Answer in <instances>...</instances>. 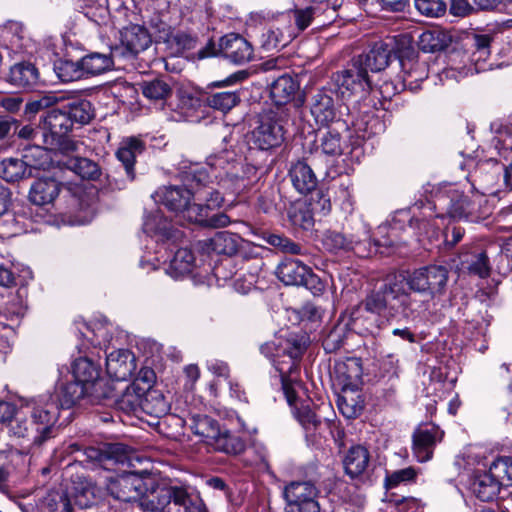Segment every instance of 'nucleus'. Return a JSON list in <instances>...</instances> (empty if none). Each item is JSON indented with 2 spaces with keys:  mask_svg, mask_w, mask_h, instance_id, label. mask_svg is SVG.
Here are the masks:
<instances>
[{
  "mask_svg": "<svg viewBox=\"0 0 512 512\" xmlns=\"http://www.w3.org/2000/svg\"><path fill=\"white\" fill-rule=\"evenodd\" d=\"M448 275V269L441 265H429L408 274L389 275L364 300L346 311V325L354 330L372 332L375 315L409 319L424 306L411 292L427 293L432 297L443 294Z\"/></svg>",
  "mask_w": 512,
  "mask_h": 512,
  "instance_id": "1",
  "label": "nucleus"
},
{
  "mask_svg": "<svg viewBox=\"0 0 512 512\" xmlns=\"http://www.w3.org/2000/svg\"><path fill=\"white\" fill-rule=\"evenodd\" d=\"M59 409L48 398H33L22 404L9 425L10 436L20 439L24 453L42 447L57 434Z\"/></svg>",
  "mask_w": 512,
  "mask_h": 512,
  "instance_id": "2",
  "label": "nucleus"
},
{
  "mask_svg": "<svg viewBox=\"0 0 512 512\" xmlns=\"http://www.w3.org/2000/svg\"><path fill=\"white\" fill-rule=\"evenodd\" d=\"M43 143L50 150L69 154L77 150L78 143L71 139V119L62 104L43 113L39 120Z\"/></svg>",
  "mask_w": 512,
  "mask_h": 512,
  "instance_id": "3",
  "label": "nucleus"
},
{
  "mask_svg": "<svg viewBox=\"0 0 512 512\" xmlns=\"http://www.w3.org/2000/svg\"><path fill=\"white\" fill-rule=\"evenodd\" d=\"M331 79L336 92L343 98L373 91V80L353 59L346 69L334 73Z\"/></svg>",
  "mask_w": 512,
  "mask_h": 512,
  "instance_id": "4",
  "label": "nucleus"
},
{
  "mask_svg": "<svg viewBox=\"0 0 512 512\" xmlns=\"http://www.w3.org/2000/svg\"><path fill=\"white\" fill-rule=\"evenodd\" d=\"M187 500L188 493L186 489L167 484H157L152 486L150 490L141 497L137 510L130 509L124 512H162L171 502L177 505L185 504Z\"/></svg>",
  "mask_w": 512,
  "mask_h": 512,
  "instance_id": "5",
  "label": "nucleus"
},
{
  "mask_svg": "<svg viewBox=\"0 0 512 512\" xmlns=\"http://www.w3.org/2000/svg\"><path fill=\"white\" fill-rule=\"evenodd\" d=\"M72 452H80L83 459L95 467L111 470L114 465L124 463L128 460V448L121 443H108L101 447H85L81 449L79 444L70 446Z\"/></svg>",
  "mask_w": 512,
  "mask_h": 512,
  "instance_id": "6",
  "label": "nucleus"
},
{
  "mask_svg": "<svg viewBox=\"0 0 512 512\" xmlns=\"http://www.w3.org/2000/svg\"><path fill=\"white\" fill-rule=\"evenodd\" d=\"M276 275L287 286H304L314 294L323 290L320 278L312 272L311 268L295 259H286L281 262L276 269Z\"/></svg>",
  "mask_w": 512,
  "mask_h": 512,
  "instance_id": "7",
  "label": "nucleus"
},
{
  "mask_svg": "<svg viewBox=\"0 0 512 512\" xmlns=\"http://www.w3.org/2000/svg\"><path fill=\"white\" fill-rule=\"evenodd\" d=\"M210 195L205 205L191 204V202L180 212L182 217L191 223H197L202 226L219 228L224 224V212L219 211L211 214L215 208H219L224 201V197L217 190L211 189L206 193Z\"/></svg>",
  "mask_w": 512,
  "mask_h": 512,
  "instance_id": "8",
  "label": "nucleus"
},
{
  "mask_svg": "<svg viewBox=\"0 0 512 512\" xmlns=\"http://www.w3.org/2000/svg\"><path fill=\"white\" fill-rule=\"evenodd\" d=\"M318 489L311 481L292 482L285 487L286 512H320Z\"/></svg>",
  "mask_w": 512,
  "mask_h": 512,
  "instance_id": "9",
  "label": "nucleus"
},
{
  "mask_svg": "<svg viewBox=\"0 0 512 512\" xmlns=\"http://www.w3.org/2000/svg\"><path fill=\"white\" fill-rule=\"evenodd\" d=\"M121 44L112 47L113 55L120 59H133L145 51L152 39L149 31L142 25L132 24L121 30Z\"/></svg>",
  "mask_w": 512,
  "mask_h": 512,
  "instance_id": "10",
  "label": "nucleus"
},
{
  "mask_svg": "<svg viewBox=\"0 0 512 512\" xmlns=\"http://www.w3.org/2000/svg\"><path fill=\"white\" fill-rule=\"evenodd\" d=\"M304 348L299 343H295L293 347L287 350V354L282 358L274 361V366L280 374L283 392L289 405H293L297 394L293 388V383L296 381V376L299 365L298 360L302 356Z\"/></svg>",
  "mask_w": 512,
  "mask_h": 512,
  "instance_id": "11",
  "label": "nucleus"
},
{
  "mask_svg": "<svg viewBox=\"0 0 512 512\" xmlns=\"http://www.w3.org/2000/svg\"><path fill=\"white\" fill-rule=\"evenodd\" d=\"M33 152L43 154L40 146L24 149L22 159L7 158L0 162V177L9 183H15L33 176V170L40 168L41 163L32 162Z\"/></svg>",
  "mask_w": 512,
  "mask_h": 512,
  "instance_id": "12",
  "label": "nucleus"
},
{
  "mask_svg": "<svg viewBox=\"0 0 512 512\" xmlns=\"http://www.w3.org/2000/svg\"><path fill=\"white\" fill-rule=\"evenodd\" d=\"M107 492L115 499L130 502L143 492V480L133 472H125L105 479Z\"/></svg>",
  "mask_w": 512,
  "mask_h": 512,
  "instance_id": "13",
  "label": "nucleus"
},
{
  "mask_svg": "<svg viewBox=\"0 0 512 512\" xmlns=\"http://www.w3.org/2000/svg\"><path fill=\"white\" fill-rule=\"evenodd\" d=\"M383 42L392 48V57L400 59L401 66L405 71V76L403 77L404 84L407 81L411 84L413 81L424 79L423 73H417V68L420 66L418 62L403 60L404 57H409L413 53L412 37L409 34L388 37Z\"/></svg>",
  "mask_w": 512,
  "mask_h": 512,
  "instance_id": "14",
  "label": "nucleus"
},
{
  "mask_svg": "<svg viewBox=\"0 0 512 512\" xmlns=\"http://www.w3.org/2000/svg\"><path fill=\"white\" fill-rule=\"evenodd\" d=\"M442 432L435 426H420L412 436L413 453L419 462H427L432 456L438 441H441Z\"/></svg>",
  "mask_w": 512,
  "mask_h": 512,
  "instance_id": "15",
  "label": "nucleus"
},
{
  "mask_svg": "<svg viewBox=\"0 0 512 512\" xmlns=\"http://www.w3.org/2000/svg\"><path fill=\"white\" fill-rule=\"evenodd\" d=\"M392 48L383 41L376 42L371 49L364 54L354 57L358 67L365 73H377L384 70L392 59Z\"/></svg>",
  "mask_w": 512,
  "mask_h": 512,
  "instance_id": "16",
  "label": "nucleus"
},
{
  "mask_svg": "<svg viewBox=\"0 0 512 512\" xmlns=\"http://www.w3.org/2000/svg\"><path fill=\"white\" fill-rule=\"evenodd\" d=\"M255 143L262 150L279 146L284 140L282 125L270 116L261 117L259 126L253 131Z\"/></svg>",
  "mask_w": 512,
  "mask_h": 512,
  "instance_id": "17",
  "label": "nucleus"
},
{
  "mask_svg": "<svg viewBox=\"0 0 512 512\" xmlns=\"http://www.w3.org/2000/svg\"><path fill=\"white\" fill-rule=\"evenodd\" d=\"M135 369V358L127 349H119L106 356V371L116 381H127Z\"/></svg>",
  "mask_w": 512,
  "mask_h": 512,
  "instance_id": "18",
  "label": "nucleus"
},
{
  "mask_svg": "<svg viewBox=\"0 0 512 512\" xmlns=\"http://www.w3.org/2000/svg\"><path fill=\"white\" fill-rule=\"evenodd\" d=\"M156 203L164 205L170 211L180 213L191 201L193 192L183 186H164L152 195Z\"/></svg>",
  "mask_w": 512,
  "mask_h": 512,
  "instance_id": "19",
  "label": "nucleus"
},
{
  "mask_svg": "<svg viewBox=\"0 0 512 512\" xmlns=\"http://www.w3.org/2000/svg\"><path fill=\"white\" fill-rule=\"evenodd\" d=\"M242 172V175L233 174L226 178V190L234 196L229 206L245 201L248 190L257 178V169L252 165L243 166Z\"/></svg>",
  "mask_w": 512,
  "mask_h": 512,
  "instance_id": "20",
  "label": "nucleus"
},
{
  "mask_svg": "<svg viewBox=\"0 0 512 512\" xmlns=\"http://www.w3.org/2000/svg\"><path fill=\"white\" fill-rule=\"evenodd\" d=\"M6 80L15 87L30 90L40 82V74L33 63L22 61L11 66Z\"/></svg>",
  "mask_w": 512,
  "mask_h": 512,
  "instance_id": "21",
  "label": "nucleus"
},
{
  "mask_svg": "<svg viewBox=\"0 0 512 512\" xmlns=\"http://www.w3.org/2000/svg\"><path fill=\"white\" fill-rule=\"evenodd\" d=\"M145 150V143L136 138L130 137L123 140L116 152L117 159L121 162L126 176L130 181H133L135 175V162L136 157L141 155Z\"/></svg>",
  "mask_w": 512,
  "mask_h": 512,
  "instance_id": "22",
  "label": "nucleus"
},
{
  "mask_svg": "<svg viewBox=\"0 0 512 512\" xmlns=\"http://www.w3.org/2000/svg\"><path fill=\"white\" fill-rule=\"evenodd\" d=\"M62 184L54 178H39L29 190V200L37 206L52 203L59 195Z\"/></svg>",
  "mask_w": 512,
  "mask_h": 512,
  "instance_id": "23",
  "label": "nucleus"
},
{
  "mask_svg": "<svg viewBox=\"0 0 512 512\" xmlns=\"http://www.w3.org/2000/svg\"><path fill=\"white\" fill-rule=\"evenodd\" d=\"M299 82L288 73L278 76L270 85V97L278 105H285L295 99Z\"/></svg>",
  "mask_w": 512,
  "mask_h": 512,
  "instance_id": "24",
  "label": "nucleus"
},
{
  "mask_svg": "<svg viewBox=\"0 0 512 512\" xmlns=\"http://www.w3.org/2000/svg\"><path fill=\"white\" fill-rule=\"evenodd\" d=\"M260 249V247L251 246L236 234L226 232V256H229V265L257 259Z\"/></svg>",
  "mask_w": 512,
  "mask_h": 512,
  "instance_id": "25",
  "label": "nucleus"
},
{
  "mask_svg": "<svg viewBox=\"0 0 512 512\" xmlns=\"http://www.w3.org/2000/svg\"><path fill=\"white\" fill-rule=\"evenodd\" d=\"M289 176L293 186L301 194L312 192L317 186L316 175L305 161L294 163L289 170Z\"/></svg>",
  "mask_w": 512,
  "mask_h": 512,
  "instance_id": "26",
  "label": "nucleus"
},
{
  "mask_svg": "<svg viewBox=\"0 0 512 512\" xmlns=\"http://www.w3.org/2000/svg\"><path fill=\"white\" fill-rule=\"evenodd\" d=\"M369 451L361 446H352L343 459L344 469L351 478H357L364 474L369 466Z\"/></svg>",
  "mask_w": 512,
  "mask_h": 512,
  "instance_id": "27",
  "label": "nucleus"
},
{
  "mask_svg": "<svg viewBox=\"0 0 512 512\" xmlns=\"http://www.w3.org/2000/svg\"><path fill=\"white\" fill-rule=\"evenodd\" d=\"M88 387L89 386H85V384H81L75 379L66 383H61L57 389V399L59 404H55L58 408H72L82 399L87 398Z\"/></svg>",
  "mask_w": 512,
  "mask_h": 512,
  "instance_id": "28",
  "label": "nucleus"
},
{
  "mask_svg": "<svg viewBox=\"0 0 512 512\" xmlns=\"http://www.w3.org/2000/svg\"><path fill=\"white\" fill-rule=\"evenodd\" d=\"M253 48L240 34H226V58L235 64H242L251 60Z\"/></svg>",
  "mask_w": 512,
  "mask_h": 512,
  "instance_id": "29",
  "label": "nucleus"
},
{
  "mask_svg": "<svg viewBox=\"0 0 512 512\" xmlns=\"http://www.w3.org/2000/svg\"><path fill=\"white\" fill-rule=\"evenodd\" d=\"M311 113L321 125H327L335 118L334 101L326 90L317 91L311 104Z\"/></svg>",
  "mask_w": 512,
  "mask_h": 512,
  "instance_id": "30",
  "label": "nucleus"
},
{
  "mask_svg": "<svg viewBox=\"0 0 512 512\" xmlns=\"http://www.w3.org/2000/svg\"><path fill=\"white\" fill-rule=\"evenodd\" d=\"M63 105L67 115L71 119L72 127L74 124H88L94 117V110L90 101L86 99L69 100L63 96Z\"/></svg>",
  "mask_w": 512,
  "mask_h": 512,
  "instance_id": "31",
  "label": "nucleus"
},
{
  "mask_svg": "<svg viewBox=\"0 0 512 512\" xmlns=\"http://www.w3.org/2000/svg\"><path fill=\"white\" fill-rule=\"evenodd\" d=\"M363 370L361 360L356 357L348 358L345 362L336 364V378L342 383L343 390L353 388L361 379Z\"/></svg>",
  "mask_w": 512,
  "mask_h": 512,
  "instance_id": "32",
  "label": "nucleus"
},
{
  "mask_svg": "<svg viewBox=\"0 0 512 512\" xmlns=\"http://www.w3.org/2000/svg\"><path fill=\"white\" fill-rule=\"evenodd\" d=\"M118 59L113 55V48L109 54L92 52L82 57L84 70L87 77L97 76L109 71L114 66V60Z\"/></svg>",
  "mask_w": 512,
  "mask_h": 512,
  "instance_id": "33",
  "label": "nucleus"
},
{
  "mask_svg": "<svg viewBox=\"0 0 512 512\" xmlns=\"http://www.w3.org/2000/svg\"><path fill=\"white\" fill-rule=\"evenodd\" d=\"M72 375L73 379L90 387L101 378L100 366L88 357H79L73 362Z\"/></svg>",
  "mask_w": 512,
  "mask_h": 512,
  "instance_id": "34",
  "label": "nucleus"
},
{
  "mask_svg": "<svg viewBox=\"0 0 512 512\" xmlns=\"http://www.w3.org/2000/svg\"><path fill=\"white\" fill-rule=\"evenodd\" d=\"M195 266V256L188 248L178 249L170 260L166 273L177 279L192 272Z\"/></svg>",
  "mask_w": 512,
  "mask_h": 512,
  "instance_id": "35",
  "label": "nucleus"
},
{
  "mask_svg": "<svg viewBox=\"0 0 512 512\" xmlns=\"http://www.w3.org/2000/svg\"><path fill=\"white\" fill-rule=\"evenodd\" d=\"M451 43V37L442 30H427L420 34L418 47L424 53H435L446 49Z\"/></svg>",
  "mask_w": 512,
  "mask_h": 512,
  "instance_id": "36",
  "label": "nucleus"
},
{
  "mask_svg": "<svg viewBox=\"0 0 512 512\" xmlns=\"http://www.w3.org/2000/svg\"><path fill=\"white\" fill-rule=\"evenodd\" d=\"M61 102H63L62 95H58L56 93H47L41 95L26 103L24 108V115L28 120H31L39 112L44 111L45 113L46 111L52 109L54 106H59Z\"/></svg>",
  "mask_w": 512,
  "mask_h": 512,
  "instance_id": "37",
  "label": "nucleus"
},
{
  "mask_svg": "<svg viewBox=\"0 0 512 512\" xmlns=\"http://www.w3.org/2000/svg\"><path fill=\"white\" fill-rule=\"evenodd\" d=\"M191 429L194 434L204 438L207 443L217 441L221 436L218 422L206 415L194 418Z\"/></svg>",
  "mask_w": 512,
  "mask_h": 512,
  "instance_id": "38",
  "label": "nucleus"
},
{
  "mask_svg": "<svg viewBox=\"0 0 512 512\" xmlns=\"http://www.w3.org/2000/svg\"><path fill=\"white\" fill-rule=\"evenodd\" d=\"M139 86L143 95L151 101H165L172 94L171 86L160 78L142 81Z\"/></svg>",
  "mask_w": 512,
  "mask_h": 512,
  "instance_id": "39",
  "label": "nucleus"
},
{
  "mask_svg": "<svg viewBox=\"0 0 512 512\" xmlns=\"http://www.w3.org/2000/svg\"><path fill=\"white\" fill-rule=\"evenodd\" d=\"M473 487L476 497L483 502H489L493 500L500 492L501 488L494 477H491V473L489 471L480 476L474 482Z\"/></svg>",
  "mask_w": 512,
  "mask_h": 512,
  "instance_id": "40",
  "label": "nucleus"
},
{
  "mask_svg": "<svg viewBox=\"0 0 512 512\" xmlns=\"http://www.w3.org/2000/svg\"><path fill=\"white\" fill-rule=\"evenodd\" d=\"M82 63V58L76 61L70 59L61 60L55 68L59 79L63 82H72L88 78Z\"/></svg>",
  "mask_w": 512,
  "mask_h": 512,
  "instance_id": "41",
  "label": "nucleus"
},
{
  "mask_svg": "<svg viewBox=\"0 0 512 512\" xmlns=\"http://www.w3.org/2000/svg\"><path fill=\"white\" fill-rule=\"evenodd\" d=\"M69 168L73 170L82 179L98 180L102 175L99 164L91 159L84 157H75L70 159Z\"/></svg>",
  "mask_w": 512,
  "mask_h": 512,
  "instance_id": "42",
  "label": "nucleus"
},
{
  "mask_svg": "<svg viewBox=\"0 0 512 512\" xmlns=\"http://www.w3.org/2000/svg\"><path fill=\"white\" fill-rule=\"evenodd\" d=\"M142 407L147 413L157 417L166 414L169 410V405L164 395L154 389L146 391L142 400Z\"/></svg>",
  "mask_w": 512,
  "mask_h": 512,
  "instance_id": "43",
  "label": "nucleus"
},
{
  "mask_svg": "<svg viewBox=\"0 0 512 512\" xmlns=\"http://www.w3.org/2000/svg\"><path fill=\"white\" fill-rule=\"evenodd\" d=\"M489 472L501 487L512 486V457H499L491 464Z\"/></svg>",
  "mask_w": 512,
  "mask_h": 512,
  "instance_id": "44",
  "label": "nucleus"
},
{
  "mask_svg": "<svg viewBox=\"0 0 512 512\" xmlns=\"http://www.w3.org/2000/svg\"><path fill=\"white\" fill-rule=\"evenodd\" d=\"M360 240L355 237H346L344 234L336 231H328L325 234L324 245L331 251L355 250L360 246Z\"/></svg>",
  "mask_w": 512,
  "mask_h": 512,
  "instance_id": "45",
  "label": "nucleus"
},
{
  "mask_svg": "<svg viewBox=\"0 0 512 512\" xmlns=\"http://www.w3.org/2000/svg\"><path fill=\"white\" fill-rule=\"evenodd\" d=\"M87 398L93 404L104 403L107 400H115L116 394L112 384L103 378L94 382L93 386L88 387Z\"/></svg>",
  "mask_w": 512,
  "mask_h": 512,
  "instance_id": "46",
  "label": "nucleus"
},
{
  "mask_svg": "<svg viewBox=\"0 0 512 512\" xmlns=\"http://www.w3.org/2000/svg\"><path fill=\"white\" fill-rule=\"evenodd\" d=\"M320 149L328 156H340L343 153L341 134L336 129L325 132L320 139Z\"/></svg>",
  "mask_w": 512,
  "mask_h": 512,
  "instance_id": "47",
  "label": "nucleus"
},
{
  "mask_svg": "<svg viewBox=\"0 0 512 512\" xmlns=\"http://www.w3.org/2000/svg\"><path fill=\"white\" fill-rule=\"evenodd\" d=\"M414 6L421 15L429 18L441 17L447 10L443 0H415Z\"/></svg>",
  "mask_w": 512,
  "mask_h": 512,
  "instance_id": "48",
  "label": "nucleus"
},
{
  "mask_svg": "<svg viewBox=\"0 0 512 512\" xmlns=\"http://www.w3.org/2000/svg\"><path fill=\"white\" fill-rule=\"evenodd\" d=\"M294 415L302 427L307 431H314L321 424L320 417H318L308 405L296 407Z\"/></svg>",
  "mask_w": 512,
  "mask_h": 512,
  "instance_id": "49",
  "label": "nucleus"
},
{
  "mask_svg": "<svg viewBox=\"0 0 512 512\" xmlns=\"http://www.w3.org/2000/svg\"><path fill=\"white\" fill-rule=\"evenodd\" d=\"M26 305L18 291L2 308L3 315L11 321L19 320L26 313Z\"/></svg>",
  "mask_w": 512,
  "mask_h": 512,
  "instance_id": "50",
  "label": "nucleus"
},
{
  "mask_svg": "<svg viewBox=\"0 0 512 512\" xmlns=\"http://www.w3.org/2000/svg\"><path fill=\"white\" fill-rule=\"evenodd\" d=\"M467 270L470 274L477 275L480 278L489 277L491 267L486 252L475 255L473 260L468 264Z\"/></svg>",
  "mask_w": 512,
  "mask_h": 512,
  "instance_id": "51",
  "label": "nucleus"
},
{
  "mask_svg": "<svg viewBox=\"0 0 512 512\" xmlns=\"http://www.w3.org/2000/svg\"><path fill=\"white\" fill-rule=\"evenodd\" d=\"M416 476V471L412 467L401 469L393 472L386 478V487L388 489L394 488L401 482L410 481Z\"/></svg>",
  "mask_w": 512,
  "mask_h": 512,
  "instance_id": "52",
  "label": "nucleus"
},
{
  "mask_svg": "<svg viewBox=\"0 0 512 512\" xmlns=\"http://www.w3.org/2000/svg\"><path fill=\"white\" fill-rule=\"evenodd\" d=\"M255 277L253 274H241L237 276V272H235V276L232 282V289L235 293L245 295L247 294L254 285Z\"/></svg>",
  "mask_w": 512,
  "mask_h": 512,
  "instance_id": "53",
  "label": "nucleus"
},
{
  "mask_svg": "<svg viewBox=\"0 0 512 512\" xmlns=\"http://www.w3.org/2000/svg\"><path fill=\"white\" fill-rule=\"evenodd\" d=\"M310 209L312 212L326 215L331 210V202L321 191H317L310 199Z\"/></svg>",
  "mask_w": 512,
  "mask_h": 512,
  "instance_id": "54",
  "label": "nucleus"
},
{
  "mask_svg": "<svg viewBox=\"0 0 512 512\" xmlns=\"http://www.w3.org/2000/svg\"><path fill=\"white\" fill-rule=\"evenodd\" d=\"M287 39H284L283 34L277 30H269L265 34V40L263 42V47L266 50H278L287 45Z\"/></svg>",
  "mask_w": 512,
  "mask_h": 512,
  "instance_id": "55",
  "label": "nucleus"
},
{
  "mask_svg": "<svg viewBox=\"0 0 512 512\" xmlns=\"http://www.w3.org/2000/svg\"><path fill=\"white\" fill-rule=\"evenodd\" d=\"M343 335L337 329H334L328 333L323 340V348L327 353H335L343 346Z\"/></svg>",
  "mask_w": 512,
  "mask_h": 512,
  "instance_id": "56",
  "label": "nucleus"
},
{
  "mask_svg": "<svg viewBox=\"0 0 512 512\" xmlns=\"http://www.w3.org/2000/svg\"><path fill=\"white\" fill-rule=\"evenodd\" d=\"M19 121L9 115H0V141L8 138L12 131L16 132Z\"/></svg>",
  "mask_w": 512,
  "mask_h": 512,
  "instance_id": "57",
  "label": "nucleus"
},
{
  "mask_svg": "<svg viewBox=\"0 0 512 512\" xmlns=\"http://www.w3.org/2000/svg\"><path fill=\"white\" fill-rule=\"evenodd\" d=\"M378 92L380 97L384 100H391L398 92V86L392 81H383L381 84L373 82V91Z\"/></svg>",
  "mask_w": 512,
  "mask_h": 512,
  "instance_id": "58",
  "label": "nucleus"
},
{
  "mask_svg": "<svg viewBox=\"0 0 512 512\" xmlns=\"http://www.w3.org/2000/svg\"><path fill=\"white\" fill-rule=\"evenodd\" d=\"M202 101H204L207 106L217 109L221 112L224 111V93L218 92L213 93V91H203L201 94Z\"/></svg>",
  "mask_w": 512,
  "mask_h": 512,
  "instance_id": "59",
  "label": "nucleus"
},
{
  "mask_svg": "<svg viewBox=\"0 0 512 512\" xmlns=\"http://www.w3.org/2000/svg\"><path fill=\"white\" fill-rule=\"evenodd\" d=\"M18 411L19 408H17L14 404L0 400V424H7L9 427L12 420L15 419Z\"/></svg>",
  "mask_w": 512,
  "mask_h": 512,
  "instance_id": "60",
  "label": "nucleus"
},
{
  "mask_svg": "<svg viewBox=\"0 0 512 512\" xmlns=\"http://www.w3.org/2000/svg\"><path fill=\"white\" fill-rule=\"evenodd\" d=\"M12 204L11 189L0 183V218L8 214Z\"/></svg>",
  "mask_w": 512,
  "mask_h": 512,
  "instance_id": "61",
  "label": "nucleus"
},
{
  "mask_svg": "<svg viewBox=\"0 0 512 512\" xmlns=\"http://www.w3.org/2000/svg\"><path fill=\"white\" fill-rule=\"evenodd\" d=\"M474 11V7L468 0H452L450 13L454 16L465 17Z\"/></svg>",
  "mask_w": 512,
  "mask_h": 512,
  "instance_id": "62",
  "label": "nucleus"
},
{
  "mask_svg": "<svg viewBox=\"0 0 512 512\" xmlns=\"http://www.w3.org/2000/svg\"><path fill=\"white\" fill-rule=\"evenodd\" d=\"M313 13H314V10L313 8H306V9H299V10H296L294 15H295V22H296V25L297 27L300 29V30H304L306 29L312 19H313Z\"/></svg>",
  "mask_w": 512,
  "mask_h": 512,
  "instance_id": "63",
  "label": "nucleus"
},
{
  "mask_svg": "<svg viewBox=\"0 0 512 512\" xmlns=\"http://www.w3.org/2000/svg\"><path fill=\"white\" fill-rule=\"evenodd\" d=\"M453 212L459 216H469L473 214L474 208L472 201L467 196H460V199L453 204Z\"/></svg>",
  "mask_w": 512,
  "mask_h": 512,
  "instance_id": "64",
  "label": "nucleus"
}]
</instances>
